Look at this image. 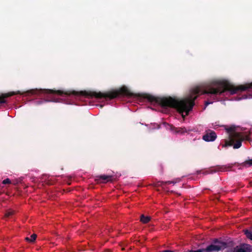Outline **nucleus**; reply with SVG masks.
<instances>
[{"label": "nucleus", "mask_w": 252, "mask_h": 252, "mask_svg": "<svg viewBox=\"0 0 252 252\" xmlns=\"http://www.w3.org/2000/svg\"><path fill=\"white\" fill-rule=\"evenodd\" d=\"M227 244L223 242L218 241L216 244H211L207 246L205 249H199L201 252H219L225 249Z\"/></svg>", "instance_id": "4"}, {"label": "nucleus", "mask_w": 252, "mask_h": 252, "mask_svg": "<svg viewBox=\"0 0 252 252\" xmlns=\"http://www.w3.org/2000/svg\"><path fill=\"white\" fill-rule=\"evenodd\" d=\"M216 138V134L215 132H211L203 136V139L207 141H213Z\"/></svg>", "instance_id": "6"}, {"label": "nucleus", "mask_w": 252, "mask_h": 252, "mask_svg": "<svg viewBox=\"0 0 252 252\" xmlns=\"http://www.w3.org/2000/svg\"><path fill=\"white\" fill-rule=\"evenodd\" d=\"M212 103H213L212 101H206L205 103V107L207 106L209 104H211Z\"/></svg>", "instance_id": "19"}, {"label": "nucleus", "mask_w": 252, "mask_h": 252, "mask_svg": "<svg viewBox=\"0 0 252 252\" xmlns=\"http://www.w3.org/2000/svg\"><path fill=\"white\" fill-rule=\"evenodd\" d=\"M237 127L235 126H231L229 127H225V130L229 133L230 141L226 142L223 147H226L228 145H233L235 139L238 138L240 140L237 141L233 145L234 148H239L241 146V141L243 140L242 136L240 133L236 131Z\"/></svg>", "instance_id": "3"}, {"label": "nucleus", "mask_w": 252, "mask_h": 252, "mask_svg": "<svg viewBox=\"0 0 252 252\" xmlns=\"http://www.w3.org/2000/svg\"><path fill=\"white\" fill-rule=\"evenodd\" d=\"M31 239L28 237H26L25 238V240L28 242L33 243L35 241L36 237H37V235L35 234H33L31 235Z\"/></svg>", "instance_id": "11"}, {"label": "nucleus", "mask_w": 252, "mask_h": 252, "mask_svg": "<svg viewBox=\"0 0 252 252\" xmlns=\"http://www.w3.org/2000/svg\"><path fill=\"white\" fill-rule=\"evenodd\" d=\"M244 165H249V166L252 165V159L246 161L244 162Z\"/></svg>", "instance_id": "16"}, {"label": "nucleus", "mask_w": 252, "mask_h": 252, "mask_svg": "<svg viewBox=\"0 0 252 252\" xmlns=\"http://www.w3.org/2000/svg\"><path fill=\"white\" fill-rule=\"evenodd\" d=\"M21 94L20 91L9 92L5 93H0V108L2 106L4 107L8 104V98L15 94Z\"/></svg>", "instance_id": "5"}, {"label": "nucleus", "mask_w": 252, "mask_h": 252, "mask_svg": "<svg viewBox=\"0 0 252 252\" xmlns=\"http://www.w3.org/2000/svg\"><path fill=\"white\" fill-rule=\"evenodd\" d=\"M151 220L150 216H145L144 215H141L140 216V220L143 223L146 224L148 223Z\"/></svg>", "instance_id": "9"}, {"label": "nucleus", "mask_w": 252, "mask_h": 252, "mask_svg": "<svg viewBox=\"0 0 252 252\" xmlns=\"http://www.w3.org/2000/svg\"><path fill=\"white\" fill-rule=\"evenodd\" d=\"M90 105H92V106H95L96 107H99L100 108H102V106L104 105V103L103 102L98 101V102H96L93 103L92 104H90Z\"/></svg>", "instance_id": "13"}, {"label": "nucleus", "mask_w": 252, "mask_h": 252, "mask_svg": "<svg viewBox=\"0 0 252 252\" xmlns=\"http://www.w3.org/2000/svg\"><path fill=\"white\" fill-rule=\"evenodd\" d=\"M252 249L251 246L246 245V246H243V247L238 249L236 250V252H251Z\"/></svg>", "instance_id": "8"}, {"label": "nucleus", "mask_w": 252, "mask_h": 252, "mask_svg": "<svg viewBox=\"0 0 252 252\" xmlns=\"http://www.w3.org/2000/svg\"><path fill=\"white\" fill-rule=\"evenodd\" d=\"M112 177V176L109 175H100L96 177V181H98V180L101 179L104 180V181L102 182L104 183L109 181H111Z\"/></svg>", "instance_id": "7"}, {"label": "nucleus", "mask_w": 252, "mask_h": 252, "mask_svg": "<svg viewBox=\"0 0 252 252\" xmlns=\"http://www.w3.org/2000/svg\"><path fill=\"white\" fill-rule=\"evenodd\" d=\"M160 252H174V251H171V250H165L161 251Z\"/></svg>", "instance_id": "20"}, {"label": "nucleus", "mask_w": 252, "mask_h": 252, "mask_svg": "<svg viewBox=\"0 0 252 252\" xmlns=\"http://www.w3.org/2000/svg\"><path fill=\"white\" fill-rule=\"evenodd\" d=\"M252 91V83L235 86L227 81H219L208 86L205 90L196 87L191 90L190 95L185 97L177 96H156L144 94V97L152 104L160 106L163 108H174L176 110H192L195 105L194 101L200 94H207L214 100H218L217 96L226 91L234 94L238 92Z\"/></svg>", "instance_id": "1"}, {"label": "nucleus", "mask_w": 252, "mask_h": 252, "mask_svg": "<svg viewBox=\"0 0 252 252\" xmlns=\"http://www.w3.org/2000/svg\"><path fill=\"white\" fill-rule=\"evenodd\" d=\"M2 183L3 184H10L11 183V181H10V180L9 179H5V180H4L3 181Z\"/></svg>", "instance_id": "17"}, {"label": "nucleus", "mask_w": 252, "mask_h": 252, "mask_svg": "<svg viewBox=\"0 0 252 252\" xmlns=\"http://www.w3.org/2000/svg\"><path fill=\"white\" fill-rule=\"evenodd\" d=\"M15 213V211L11 209H7L5 212L4 217L6 218H9L14 215Z\"/></svg>", "instance_id": "10"}, {"label": "nucleus", "mask_w": 252, "mask_h": 252, "mask_svg": "<svg viewBox=\"0 0 252 252\" xmlns=\"http://www.w3.org/2000/svg\"><path fill=\"white\" fill-rule=\"evenodd\" d=\"M183 118L189 114V111H179Z\"/></svg>", "instance_id": "15"}, {"label": "nucleus", "mask_w": 252, "mask_h": 252, "mask_svg": "<svg viewBox=\"0 0 252 252\" xmlns=\"http://www.w3.org/2000/svg\"><path fill=\"white\" fill-rule=\"evenodd\" d=\"M244 232L247 237L252 240V232L248 230H244Z\"/></svg>", "instance_id": "12"}, {"label": "nucleus", "mask_w": 252, "mask_h": 252, "mask_svg": "<svg viewBox=\"0 0 252 252\" xmlns=\"http://www.w3.org/2000/svg\"><path fill=\"white\" fill-rule=\"evenodd\" d=\"M248 98H252V95L249 94V96H248L246 94H243L242 95L241 97H239L237 100H239L242 99H246Z\"/></svg>", "instance_id": "14"}, {"label": "nucleus", "mask_w": 252, "mask_h": 252, "mask_svg": "<svg viewBox=\"0 0 252 252\" xmlns=\"http://www.w3.org/2000/svg\"><path fill=\"white\" fill-rule=\"evenodd\" d=\"M26 93L28 94H37L43 97H51L50 100H48V101H57L56 99L53 98V97L56 94L58 95L64 94L67 96L73 94L75 96L81 97H86L92 98L94 97L95 99L102 101H108L121 95L131 96L133 95L132 93H131L125 86H123L118 89L111 90L104 93L91 91H84L80 92H76L73 91L71 92H64L60 90L56 91L50 89H36L28 91Z\"/></svg>", "instance_id": "2"}, {"label": "nucleus", "mask_w": 252, "mask_h": 252, "mask_svg": "<svg viewBox=\"0 0 252 252\" xmlns=\"http://www.w3.org/2000/svg\"><path fill=\"white\" fill-rule=\"evenodd\" d=\"M153 111H155V110H156V109H153Z\"/></svg>", "instance_id": "21"}, {"label": "nucleus", "mask_w": 252, "mask_h": 252, "mask_svg": "<svg viewBox=\"0 0 252 252\" xmlns=\"http://www.w3.org/2000/svg\"><path fill=\"white\" fill-rule=\"evenodd\" d=\"M164 184H175L174 181H168L164 183Z\"/></svg>", "instance_id": "18"}]
</instances>
